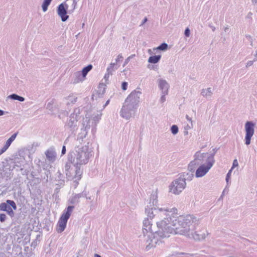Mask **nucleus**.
<instances>
[{"mask_svg": "<svg viewBox=\"0 0 257 257\" xmlns=\"http://www.w3.org/2000/svg\"><path fill=\"white\" fill-rule=\"evenodd\" d=\"M158 195L156 192H153L150 196L149 204L145 208V213L148 217L143 221V232L144 236L147 235L148 239L147 240L148 244L146 246V250L148 251L152 247L155 246L160 238L159 234L154 231L152 229V224L151 223L150 219L153 218L157 214L161 217L164 216L166 215V212L169 211L168 208L157 207Z\"/></svg>", "mask_w": 257, "mask_h": 257, "instance_id": "1", "label": "nucleus"}, {"mask_svg": "<svg viewBox=\"0 0 257 257\" xmlns=\"http://www.w3.org/2000/svg\"><path fill=\"white\" fill-rule=\"evenodd\" d=\"M177 209L175 208L169 209L168 212H166L164 219L157 222L158 230L156 233L159 234L160 238L168 237L170 234H181L186 235L184 229L182 225L178 222V219H175L172 215L175 213Z\"/></svg>", "mask_w": 257, "mask_h": 257, "instance_id": "2", "label": "nucleus"}, {"mask_svg": "<svg viewBox=\"0 0 257 257\" xmlns=\"http://www.w3.org/2000/svg\"><path fill=\"white\" fill-rule=\"evenodd\" d=\"M91 152L86 146H78L71 150L67 157L68 161L72 163L75 167V175L74 178L76 181H79L81 178L83 169L80 166L86 164L89 161Z\"/></svg>", "mask_w": 257, "mask_h": 257, "instance_id": "3", "label": "nucleus"}, {"mask_svg": "<svg viewBox=\"0 0 257 257\" xmlns=\"http://www.w3.org/2000/svg\"><path fill=\"white\" fill-rule=\"evenodd\" d=\"M142 92L140 88L133 90L126 98L120 111V115L127 120L134 115L140 102Z\"/></svg>", "mask_w": 257, "mask_h": 257, "instance_id": "4", "label": "nucleus"}, {"mask_svg": "<svg viewBox=\"0 0 257 257\" xmlns=\"http://www.w3.org/2000/svg\"><path fill=\"white\" fill-rule=\"evenodd\" d=\"M74 208V206H68L66 209L64 210L57 224L56 230L57 232L61 233L65 230L68 220L70 218Z\"/></svg>", "mask_w": 257, "mask_h": 257, "instance_id": "5", "label": "nucleus"}, {"mask_svg": "<svg viewBox=\"0 0 257 257\" xmlns=\"http://www.w3.org/2000/svg\"><path fill=\"white\" fill-rule=\"evenodd\" d=\"M79 113V109L75 108L74 112L71 114L69 117L65 124V128L66 130L71 132L72 134L78 129V114Z\"/></svg>", "mask_w": 257, "mask_h": 257, "instance_id": "6", "label": "nucleus"}, {"mask_svg": "<svg viewBox=\"0 0 257 257\" xmlns=\"http://www.w3.org/2000/svg\"><path fill=\"white\" fill-rule=\"evenodd\" d=\"M186 186V182L179 177L170 184L169 191L175 195H179L185 188Z\"/></svg>", "mask_w": 257, "mask_h": 257, "instance_id": "7", "label": "nucleus"}, {"mask_svg": "<svg viewBox=\"0 0 257 257\" xmlns=\"http://www.w3.org/2000/svg\"><path fill=\"white\" fill-rule=\"evenodd\" d=\"M194 218L191 215H187L186 216H180L178 218V222L182 225L184 229L186 235L190 237L191 231L193 229V226L190 227L192 223L194 222Z\"/></svg>", "mask_w": 257, "mask_h": 257, "instance_id": "8", "label": "nucleus"}, {"mask_svg": "<svg viewBox=\"0 0 257 257\" xmlns=\"http://www.w3.org/2000/svg\"><path fill=\"white\" fill-rule=\"evenodd\" d=\"M17 209L16 203L12 200L8 199L5 202L0 204V210L6 212L12 218L15 215L14 210H16Z\"/></svg>", "mask_w": 257, "mask_h": 257, "instance_id": "9", "label": "nucleus"}, {"mask_svg": "<svg viewBox=\"0 0 257 257\" xmlns=\"http://www.w3.org/2000/svg\"><path fill=\"white\" fill-rule=\"evenodd\" d=\"M254 125L255 123L251 121H248L245 124V141L246 145H248L250 144L251 138L254 134Z\"/></svg>", "mask_w": 257, "mask_h": 257, "instance_id": "10", "label": "nucleus"}, {"mask_svg": "<svg viewBox=\"0 0 257 257\" xmlns=\"http://www.w3.org/2000/svg\"><path fill=\"white\" fill-rule=\"evenodd\" d=\"M68 8V4L65 3H61L57 7L58 15L61 18L62 22L66 21L69 18V16L67 15Z\"/></svg>", "mask_w": 257, "mask_h": 257, "instance_id": "11", "label": "nucleus"}, {"mask_svg": "<svg viewBox=\"0 0 257 257\" xmlns=\"http://www.w3.org/2000/svg\"><path fill=\"white\" fill-rule=\"evenodd\" d=\"M47 159L51 163H53L56 160L57 153L54 147L52 146L48 149L45 152Z\"/></svg>", "mask_w": 257, "mask_h": 257, "instance_id": "12", "label": "nucleus"}, {"mask_svg": "<svg viewBox=\"0 0 257 257\" xmlns=\"http://www.w3.org/2000/svg\"><path fill=\"white\" fill-rule=\"evenodd\" d=\"M105 85L103 83H100L98 87V89L96 91L95 93H93L91 96V99L97 100L98 98H101L103 97L105 92Z\"/></svg>", "mask_w": 257, "mask_h": 257, "instance_id": "13", "label": "nucleus"}, {"mask_svg": "<svg viewBox=\"0 0 257 257\" xmlns=\"http://www.w3.org/2000/svg\"><path fill=\"white\" fill-rule=\"evenodd\" d=\"M207 231L203 229L202 230L194 231V229L191 231L190 237H192L195 240H200L206 237Z\"/></svg>", "mask_w": 257, "mask_h": 257, "instance_id": "14", "label": "nucleus"}, {"mask_svg": "<svg viewBox=\"0 0 257 257\" xmlns=\"http://www.w3.org/2000/svg\"><path fill=\"white\" fill-rule=\"evenodd\" d=\"M158 83L162 94H168L170 85L167 81L163 79H159L158 80Z\"/></svg>", "mask_w": 257, "mask_h": 257, "instance_id": "15", "label": "nucleus"}, {"mask_svg": "<svg viewBox=\"0 0 257 257\" xmlns=\"http://www.w3.org/2000/svg\"><path fill=\"white\" fill-rule=\"evenodd\" d=\"M209 167L204 164L200 166L196 170L195 176L197 178H200L204 176L209 170Z\"/></svg>", "mask_w": 257, "mask_h": 257, "instance_id": "16", "label": "nucleus"}, {"mask_svg": "<svg viewBox=\"0 0 257 257\" xmlns=\"http://www.w3.org/2000/svg\"><path fill=\"white\" fill-rule=\"evenodd\" d=\"M81 197H86V192L84 191L82 193L75 194L69 200L70 204H78L79 202V199Z\"/></svg>", "mask_w": 257, "mask_h": 257, "instance_id": "17", "label": "nucleus"}, {"mask_svg": "<svg viewBox=\"0 0 257 257\" xmlns=\"http://www.w3.org/2000/svg\"><path fill=\"white\" fill-rule=\"evenodd\" d=\"M194 177V172L192 171H189L187 172H183L182 174H181L180 177L182 178V179H183V180L186 182V180L187 181H191L192 180V178Z\"/></svg>", "mask_w": 257, "mask_h": 257, "instance_id": "18", "label": "nucleus"}, {"mask_svg": "<svg viewBox=\"0 0 257 257\" xmlns=\"http://www.w3.org/2000/svg\"><path fill=\"white\" fill-rule=\"evenodd\" d=\"M85 77L83 76L82 74L80 72H77L74 74V78L73 80V83L76 84L80 82L83 81Z\"/></svg>", "mask_w": 257, "mask_h": 257, "instance_id": "19", "label": "nucleus"}, {"mask_svg": "<svg viewBox=\"0 0 257 257\" xmlns=\"http://www.w3.org/2000/svg\"><path fill=\"white\" fill-rule=\"evenodd\" d=\"M212 89L210 87L207 89H203L201 91V94L206 98H210L212 94Z\"/></svg>", "mask_w": 257, "mask_h": 257, "instance_id": "20", "label": "nucleus"}, {"mask_svg": "<svg viewBox=\"0 0 257 257\" xmlns=\"http://www.w3.org/2000/svg\"><path fill=\"white\" fill-rule=\"evenodd\" d=\"M199 162L196 160L192 161L188 165V170L194 172L197 166L199 165Z\"/></svg>", "mask_w": 257, "mask_h": 257, "instance_id": "21", "label": "nucleus"}, {"mask_svg": "<svg viewBox=\"0 0 257 257\" xmlns=\"http://www.w3.org/2000/svg\"><path fill=\"white\" fill-rule=\"evenodd\" d=\"M161 55H154L150 56L149 58L148 62L150 63L156 64L158 63L161 59Z\"/></svg>", "mask_w": 257, "mask_h": 257, "instance_id": "22", "label": "nucleus"}, {"mask_svg": "<svg viewBox=\"0 0 257 257\" xmlns=\"http://www.w3.org/2000/svg\"><path fill=\"white\" fill-rule=\"evenodd\" d=\"M8 97L11 98V99L18 100L21 102H23L25 100V99L24 97L19 96L18 94H15V93L11 94L10 95H9L8 96Z\"/></svg>", "mask_w": 257, "mask_h": 257, "instance_id": "23", "label": "nucleus"}, {"mask_svg": "<svg viewBox=\"0 0 257 257\" xmlns=\"http://www.w3.org/2000/svg\"><path fill=\"white\" fill-rule=\"evenodd\" d=\"M93 66L91 64H89L84 67L81 71H80L85 77H86L88 73L92 69Z\"/></svg>", "mask_w": 257, "mask_h": 257, "instance_id": "24", "label": "nucleus"}, {"mask_svg": "<svg viewBox=\"0 0 257 257\" xmlns=\"http://www.w3.org/2000/svg\"><path fill=\"white\" fill-rule=\"evenodd\" d=\"M68 3L71 4L70 9L68 10V13L71 14L73 12L77 5L76 0H67Z\"/></svg>", "mask_w": 257, "mask_h": 257, "instance_id": "25", "label": "nucleus"}, {"mask_svg": "<svg viewBox=\"0 0 257 257\" xmlns=\"http://www.w3.org/2000/svg\"><path fill=\"white\" fill-rule=\"evenodd\" d=\"M206 162L207 165L206 166H207L208 167H209L210 168H211L215 163L214 156L210 154V155L207 157Z\"/></svg>", "mask_w": 257, "mask_h": 257, "instance_id": "26", "label": "nucleus"}, {"mask_svg": "<svg viewBox=\"0 0 257 257\" xmlns=\"http://www.w3.org/2000/svg\"><path fill=\"white\" fill-rule=\"evenodd\" d=\"M206 154L207 153L201 154L199 151H198L194 155L195 159L194 160L196 161L197 160L202 161Z\"/></svg>", "mask_w": 257, "mask_h": 257, "instance_id": "27", "label": "nucleus"}, {"mask_svg": "<svg viewBox=\"0 0 257 257\" xmlns=\"http://www.w3.org/2000/svg\"><path fill=\"white\" fill-rule=\"evenodd\" d=\"M57 181L59 182L60 185H64L65 182L64 176L59 171L57 172Z\"/></svg>", "mask_w": 257, "mask_h": 257, "instance_id": "28", "label": "nucleus"}, {"mask_svg": "<svg viewBox=\"0 0 257 257\" xmlns=\"http://www.w3.org/2000/svg\"><path fill=\"white\" fill-rule=\"evenodd\" d=\"M77 98L74 96H69L67 98V100H68L67 102V104L68 105V104H70V103H72V104H74L76 101H77Z\"/></svg>", "mask_w": 257, "mask_h": 257, "instance_id": "29", "label": "nucleus"}, {"mask_svg": "<svg viewBox=\"0 0 257 257\" xmlns=\"http://www.w3.org/2000/svg\"><path fill=\"white\" fill-rule=\"evenodd\" d=\"M168 47V45L167 43H163L157 47V49L162 51H165L167 49Z\"/></svg>", "mask_w": 257, "mask_h": 257, "instance_id": "30", "label": "nucleus"}, {"mask_svg": "<svg viewBox=\"0 0 257 257\" xmlns=\"http://www.w3.org/2000/svg\"><path fill=\"white\" fill-rule=\"evenodd\" d=\"M73 164L72 163H71L70 162L68 161V162H67L65 165V171L66 172V175L68 176V173L69 171V170L71 168V164Z\"/></svg>", "mask_w": 257, "mask_h": 257, "instance_id": "31", "label": "nucleus"}, {"mask_svg": "<svg viewBox=\"0 0 257 257\" xmlns=\"http://www.w3.org/2000/svg\"><path fill=\"white\" fill-rule=\"evenodd\" d=\"M115 65V63H111L109 65V66L107 67L106 71L108 72L109 73H112L114 71V67Z\"/></svg>", "mask_w": 257, "mask_h": 257, "instance_id": "32", "label": "nucleus"}, {"mask_svg": "<svg viewBox=\"0 0 257 257\" xmlns=\"http://www.w3.org/2000/svg\"><path fill=\"white\" fill-rule=\"evenodd\" d=\"M171 131L172 134L176 135L178 133V127L177 125L174 124L171 127Z\"/></svg>", "mask_w": 257, "mask_h": 257, "instance_id": "33", "label": "nucleus"}, {"mask_svg": "<svg viewBox=\"0 0 257 257\" xmlns=\"http://www.w3.org/2000/svg\"><path fill=\"white\" fill-rule=\"evenodd\" d=\"M101 114H97L96 115H95V116H94L93 117V121H94L95 122V125H96V122H98L99 120L101 119Z\"/></svg>", "mask_w": 257, "mask_h": 257, "instance_id": "34", "label": "nucleus"}, {"mask_svg": "<svg viewBox=\"0 0 257 257\" xmlns=\"http://www.w3.org/2000/svg\"><path fill=\"white\" fill-rule=\"evenodd\" d=\"M53 103L54 102L53 100H51L50 102H48L46 105V108L50 111H53Z\"/></svg>", "mask_w": 257, "mask_h": 257, "instance_id": "35", "label": "nucleus"}, {"mask_svg": "<svg viewBox=\"0 0 257 257\" xmlns=\"http://www.w3.org/2000/svg\"><path fill=\"white\" fill-rule=\"evenodd\" d=\"M50 5H49L47 3H45L44 2H43L42 5V8L43 10V11L44 12H45L47 11L48 8Z\"/></svg>", "mask_w": 257, "mask_h": 257, "instance_id": "36", "label": "nucleus"}, {"mask_svg": "<svg viewBox=\"0 0 257 257\" xmlns=\"http://www.w3.org/2000/svg\"><path fill=\"white\" fill-rule=\"evenodd\" d=\"M7 218V216L5 213L0 214V221L1 222H4L6 221Z\"/></svg>", "mask_w": 257, "mask_h": 257, "instance_id": "37", "label": "nucleus"}, {"mask_svg": "<svg viewBox=\"0 0 257 257\" xmlns=\"http://www.w3.org/2000/svg\"><path fill=\"white\" fill-rule=\"evenodd\" d=\"M136 56V55L135 54H132L131 55V56H130L128 57H127L125 60V61H124V65H125V64H127L128 62L131 60V59H133L134 57H135Z\"/></svg>", "mask_w": 257, "mask_h": 257, "instance_id": "38", "label": "nucleus"}, {"mask_svg": "<svg viewBox=\"0 0 257 257\" xmlns=\"http://www.w3.org/2000/svg\"><path fill=\"white\" fill-rule=\"evenodd\" d=\"M127 85H128L127 82H125V81L121 83V89L123 90H126L127 89Z\"/></svg>", "mask_w": 257, "mask_h": 257, "instance_id": "39", "label": "nucleus"}, {"mask_svg": "<svg viewBox=\"0 0 257 257\" xmlns=\"http://www.w3.org/2000/svg\"><path fill=\"white\" fill-rule=\"evenodd\" d=\"M112 73H108V72L106 71V73L105 74L104 76V79H105L106 83H108L107 82V81L108 80L109 75H112Z\"/></svg>", "mask_w": 257, "mask_h": 257, "instance_id": "40", "label": "nucleus"}, {"mask_svg": "<svg viewBox=\"0 0 257 257\" xmlns=\"http://www.w3.org/2000/svg\"><path fill=\"white\" fill-rule=\"evenodd\" d=\"M190 29L188 28H186L184 32V35L187 37H189L190 36Z\"/></svg>", "mask_w": 257, "mask_h": 257, "instance_id": "41", "label": "nucleus"}, {"mask_svg": "<svg viewBox=\"0 0 257 257\" xmlns=\"http://www.w3.org/2000/svg\"><path fill=\"white\" fill-rule=\"evenodd\" d=\"M168 94H162V96L160 98V101L162 103L166 101V95Z\"/></svg>", "mask_w": 257, "mask_h": 257, "instance_id": "42", "label": "nucleus"}, {"mask_svg": "<svg viewBox=\"0 0 257 257\" xmlns=\"http://www.w3.org/2000/svg\"><path fill=\"white\" fill-rule=\"evenodd\" d=\"M231 169H230L228 171L227 174H226L225 180H226V181L227 183L228 182L229 180L230 179V176H231Z\"/></svg>", "mask_w": 257, "mask_h": 257, "instance_id": "43", "label": "nucleus"}, {"mask_svg": "<svg viewBox=\"0 0 257 257\" xmlns=\"http://www.w3.org/2000/svg\"><path fill=\"white\" fill-rule=\"evenodd\" d=\"M17 135H18V133H14V134L13 135H12V136H11V137L9 139V140H10L11 142H13L15 140V139H16V137H17Z\"/></svg>", "mask_w": 257, "mask_h": 257, "instance_id": "44", "label": "nucleus"}, {"mask_svg": "<svg viewBox=\"0 0 257 257\" xmlns=\"http://www.w3.org/2000/svg\"><path fill=\"white\" fill-rule=\"evenodd\" d=\"M17 135H18V133H14V134L13 135H12V136H11V137L9 139V140H10L11 142H13L15 140V139H16V137H17Z\"/></svg>", "mask_w": 257, "mask_h": 257, "instance_id": "45", "label": "nucleus"}, {"mask_svg": "<svg viewBox=\"0 0 257 257\" xmlns=\"http://www.w3.org/2000/svg\"><path fill=\"white\" fill-rule=\"evenodd\" d=\"M38 241L37 240V239H35L33 240L31 244V247H33L34 248H35L36 246L38 245Z\"/></svg>", "mask_w": 257, "mask_h": 257, "instance_id": "46", "label": "nucleus"}, {"mask_svg": "<svg viewBox=\"0 0 257 257\" xmlns=\"http://www.w3.org/2000/svg\"><path fill=\"white\" fill-rule=\"evenodd\" d=\"M49 225H50V222L49 221L46 220V225L45 226H44L43 228L44 229H46V230L49 231Z\"/></svg>", "mask_w": 257, "mask_h": 257, "instance_id": "47", "label": "nucleus"}, {"mask_svg": "<svg viewBox=\"0 0 257 257\" xmlns=\"http://www.w3.org/2000/svg\"><path fill=\"white\" fill-rule=\"evenodd\" d=\"M246 38L250 43V45L252 46V39L251 36L249 35L246 36Z\"/></svg>", "mask_w": 257, "mask_h": 257, "instance_id": "48", "label": "nucleus"}, {"mask_svg": "<svg viewBox=\"0 0 257 257\" xmlns=\"http://www.w3.org/2000/svg\"><path fill=\"white\" fill-rule=\"evenodd\" d=\"M12 143V142H11L10 140H8L7 142H6V144L4 146H6V147H7L8 148H9L11 144Z\"/></svg>", "mask_w": 257, "mask_h": 257, "instance_id": "49", "label": "nucleus"}, {"mask_svg": "<svg viewBox=\"0 0 257 257\" xmlns=\"http://www.w3.org/2000/svg\"><path fill=\"white\" fill-rule=\"evenodd\" d=\"M66 152V147L65 145H63L62 147V150H61V156H63L64 154H65Z\"/></svg>", "mask_w": 257, "mask_h": 257, "instance_id": "50", "label": "nucleus"}, {"mask_svg": "<svg viewBox=\"0 0 257 257\" xmlns=\"http://www.w3.org/2000/svg\"><path fill=\"white\" fill-rule=\"evenodd\" d=\"M8 148L7 147H6L5 146H4V147L0 150V155L4 153Z\"/></svg>", "mask_w": 257, "mask_h": 257, "instance_id": "51", "label": "nucleus"}, {"mask_svg": "<svg viewBox=\"0 0 257 257\" xmlns=\"http://www.w3.org/2000/svg\"><path fill=\"white\" fill-rule=\"evenodd\" d=\"M238 162L237 161L236 159H235L233 162V164H232V168L231 169L232 170V169L235 167H236L238 166Z\"/></svg>", "mask_w": 257, "mask_h": 257, "instance_id": "52", "label": "nucleus"}, {"mask_svg": "<svg viewBox=\"0 0 257 257\" xmlns=\"http://www.w3.org/2000/svg\"><path fill=\"white\" fill-rule=\"evenodd\" d=\"M251 1L254 6H256L254 9L256 13H257V0H251Z\"/></svg>", "mask_w": 257, "mask_h": 257, "instance_id": "53", "label": "nucleus"}, {"mask_svg": "<svg viewBox=\"0 0 257 257\" xmlns=\"http://www.w3.org/2000/svg\"><path fill=\"white\" fill-rule=\"evenodd\" d=\"M218 149H219V148H214L212 150V152L210 154L214 156Z\"/></svg>", "mask_w": 257, "mask_h": 257, "instance_id": "54", "label": "nucleus"}, {"mask_svg": "<svg viewBox=\"0 0 257 257\" xmlns=\"http://www.w3.org/2000/svg\"><path fill=\"white\" fill-rule=\"evenodd\" d=\"M123 58V57L121 54H119L116 59V62L119 61L120 59H122Z\"/></svg>", "mask_w": 257, "mask_h": 257, "instance_id": "55", "label": "nucleus"}, {"mask_svg": "<svg viewBox=\"0 0 257 257\" xmlns=\"http://www.w3.org/2000/svg\"><path fill=\"white\" fill-rule=\"evenodd\" d=\"M8 113V112L5 111L2 109H0V116H2L6 113Z\"/></svg>", "mask_w": 257, "mask_h": 257, "instance_id": "56", "label": "nucleus"}, {"mask_svg": "<svg viewBox=\"0 0 257 257\" xmlns=\"http://www.w3.org/2000/svg\"><path fill=\"white\" fill-rule=\"evenodd\" d=\"M186 118L189 121H191V123H192V119H191V118L188 115H186Z\"/></svg>", "mask_w": 257, "mask_h": 257, "instance_id": "57", "label": "nucleus"}, {"mask_svg": "<svg viewBox=\"0 0 257 257\" xmlns=\"http://www.w3.org/2000/svg\"><path fill=\"white\" fill-rule=\"evenodd\" d=\"M109 99L107 100L105 103L103 105V108H104L109 103Z\"/></svg>", "mask_w": 257, "mask_h": 257, "instance_id": "58", "label": "nucleus"}, {"mask_svg": "<svg viewBox=\"0 0 257 257\" xmlns=\"http://www.w3.org/2000/svg\"><path fill=\"white\" fill-rule=\"evenodd\" d=\"M192 127V123H191V126L187 125L185 127V130H187L188 129H190Z\"/></svg>", "mask_w": 257, "mask_h": 257, "instance_id": "59", "label": "nucleus"}, {"mask_svg": "<svg viewBox=\"0 0 257 257\" xmlns=\"http://www.w3.org/2000/svg\"><path fill=\"white\" fill-rule=\"evenodd\" d=\"M253 64V62L251 61H248L247 63V66H250L251 65H252Z\"/></svg>", "mask_w": 257, "mask_h": 257, "instance_id": "60", "label": "nucleus"}, {"mask_svg": "<svg viewBox=\"0 0 257 257\" xmlns=\"http://www.w3.org/2000/svg\"><path fill=\"white\" fill-rule=\"evenodd\" d=\"M52 0H44V2L45 3H47L49 5H50L51 4V2H52Z\"/></svg>", "mask_w": 257, "mask_h": 257, "instance_id": "61", "label": "nucleus"}, {"mask_svg": "<svg viewBox=\"0 0 257 257\" xmlns=\"http://www.w3.org/2000/svg\"><path fill=\"white\" fill-rule=\"evenodd\" d=\"M210 27L212 29V30L214 32L215 30V27L213 26H210Z\"/></svg>", "mask_w": 257, "mask_h": 257, "instance_id": "62", "label": "nucleus"}, {"mask_svg": "<svg viewBox=\"0 0 257 257\" xmlns=\"http://www.w3.org/2000/svg\"><path fill=\"white\" fill-rule=\"evenodd\" d=\"M40 236H41V235H40V234H38V235H37V236H36V239H37V240H38V239L40 237Z\"/></svg>", "mask_w": 257, "mask_h": 257, "instance_id": "63", "label": "nucleus"}, {"mask_svg": "<svg viewBox=\"0 0 257 257\" xmlns=\"http://www.w3.org/2000/svg\"><path fill=\"white\" fill-rule=\"evenodd\" d=\"M94 257H102V256L98 254L95 253L94 254Z\"/></svg>", "mask_w": 257, "mask_h": 257, "instance_id": "64", "label": "nucleus"}]
</instances>
